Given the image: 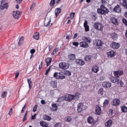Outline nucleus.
Segmentation results:
<instances>
[{
	"mask_svg": "<svg viewBox=\"0 0 127 127\" xmlns=\"http://www.w3.org/2000/svg\"><path fill=\"white\" fill-rule=\"evenodd\" d=\"M93 26L94 28L99 31H102L103 30V26L100 23H95Z\"/></svg>",
	"mask_w": 127,
	"mask_h": 127,
	"instance_id": "obj_1",
	"label": "nucleus"
},
{
	"mask_svg": "<svg viewBox=\"0 0 127 127\" xmlns=\"http://www.w3.org/2000/svg\"><path fill=\"white\" fill-rule=\"evenodd\" d=\"M103 42L100 40L98 39H96L94 42V44L96 45L97 47L100 49H101V47L102 46Z\"/></svg>",
	"mask_w": 127,
	"mask_h": 127,
	"instance_id": "obj_2",
	"label": "nucleus"
},
{
	"mask_svg": "<svg viewBox=\"0 0 127 127\" xmlns=\"http://www.w3.org/2000/svg\"><path fill=\"white\" fill-rule=\"evenodd\" d=\"M120 101L119 99L115 98L113 100L112 102H111V103L113 105L118 106L120 105Z\"/></svg>",
	"mask_w": 127,
	"mask_h": 127,
	"instance_id": "obj_3",
	"label": "nucleus"
},
{
	"mask_svg": "<svg viewBox=\"0 0 127 127\" xmlns=\"http://www.w3.org/2000/svg\"><path fill=\"white\" fill-rule=\"evenodd\" d=\"M51 17L50 16L47 18L46 17L45 19L44 22V26L47 27L50 25V23L51 21Z\"/></svg>",
	"mask_w": 127,
	"mask_h": 127,
	"instance_id": "obj_4",
	"label": "nucleus"
},
{
	"mask_svg": "<svg viewBox=\"0 0 127 127\" xmlns=\"http://www.w3.org/2000/svg\"><path fill=\"white\" fill-rule=\"evenodd\" d=\"M21 13L20 12L18 11H14L12 13V14L15 18L18 19Z\"/></svg>",
	"mask_w": 127,
	"mask_h": 127,
	"instance_id": "obj_5",
	"label": "nucleus"
},
{
	"mask_svg": "<svg viewBox=\"0 0 127 127\" xmlns=\"http://www.w3.org/2000/svg\"><path fill=\"white\" fill-rule=\"evenodd\" d=\"M100 8L101 9L102 14L105 15L109 11L103 5L100 6Z\"/></svg>",
	"mask_w": 127,
	"mask_h": 127,
	"instance_id": "obj_6",
	"label": "nucleus"
},
{
	"mask_svg": "<svg viewBox=\"0 0 127 127\" xmlns=\"http://www.w3.org/2000/svg\"><path fill=\"white\" fill-rule=\"evenodd\" d=\"M110 46L113 48L117 49L120 46V44L118 43L113 42L110 44Z\"/></svg>",
	"mask_w": 127,
	"mask_h": 127,
	"instance_id": "obj_7",
	"label": "nucleus"
},
{
	"mask_svg": "<svg viewBox=\"0 0 127 127\" xmlns=\"http://www.w3.org/2000/svg\"><path fill=\"white\" fill-rule=\"evenodd\" d=\"M74 98L73 95L67 94L65 95V98L66 101H71Z\"/></svg>",
	"mask_w": 127,
	"mask_h": 127,
	"instance_id": "obj_8",
	"label": "nucleus"
},
{
	"mask_svg": "<svg viewBox=\"0 0 127 127\" xmlns=\"http://www.w3.org/2000/svg\"><path fill=\"white\" fill-rule=\"evenodd\" d=\"M113 73L116 77H119V76H121L123 74V72L121 70H118L114 71Z\"/></svg>",
	"mask_w": 127,
	"mask_h": 127,
	"instance_id": "obj_9",
	"label": "nucleus"
},
{
	"mask_svg": "<svg viewBox=\"0 0 127 127\" xmlns=\"http://www.w3.org/2000/svg\"><path fill=\"white\" fill-rule=\"evenodd\" d=\"M84 104L82 103H79L77 105L78 112H80L82 111L83 109Z\"/></svg>",
	"mask_w": 127,
	"mask_h": 127,
	"instance_id": "obj_10",
	"label": "nucleus"
},
{
	"mask_svg": "<svg viewBox=\"0 0 127 127\" xmlns=\"http://www.w3.org/2000/svg\"><path fill=\"white\" fill-rule=\"evenodd\" d=\"M110 78L111 82L113 83L118 82L120 80L119 77H115L112 76Z\"/></svg>",
	"mask_w": 127,
	"mask_h": 127,
	"instance_id": "obj_11",
	"label": "nucleus"
},
{
	"mask_svg": "<svg viewBox=\"0 0 127 127\" xmlns=\"http://www.w3.org/2000/svg\"><path fill=\"white\" fill-rule=\"evenodd\" d=\"M59 65L60 68L65 70L68 68L69 64H59Z\"/></svg>",
	"mask_w": 127,
	"mask_h": 127,
	"instance_id": "obj_12",
	"label": "nucleus"
},
{
	"mask_svg": "<svg viewBox=\"0 0 127 127\" xmlns=\"http://www.w3.org/2000/svg\"><path fill=\"white\" fill-rule=\"evenodd\" d=\"M68 58L69 59L68 61V62L69 63V62L70 61H72L75 59L76 57L75 55L74 54H71L70 55H68Z\"/></svg>",
	"mask_w": 127,
	"mask_h": 127,
	"instance_id": "obj_13",
	"label": "nucleus"
},
{
	"mask_svg": "<svg viewBox=\"0 0 127 127\" xmlns=\"http://www.w3.org/2000/svg\"><path fill=\"white\" fill-rule=\"evenodd\" d=\"M121 6L118 5L115 6L114 9V11L117 13H120L121 11Z\"/></svg>",
	"mask_w": 127,
	"mask_h": 127,
	"instance_id": "obj_14",
	"label": "nucleus"
},
{
	"mask_svg": "<svg viewBox=\"0 0 127 127\" xmlns=\"http://www.w3.org/2000/svg\"><path fill=\"white\" fill-rule=\"evenodd\" d=\"M79 44L81 47L83 48H87L89 47L88 43L85 41H83L80 42Z\"/></svg>",
	"mask_w": 127,
	"mask_h": 127,
	"instance_id": "obj_15",
	"label": "nucleus"
},
{
	"mask_svg": "<svg viewBox=\"0 0 127 127\" xmlns=\"http://www.w3.org/2000/svg\"><path fill=\"white\" fill-rule=\"evenodd\" d=\"M107 55L108 57H112L115 56L116 53L114 51L112 50H110L108 52Z\"/></svg>",
	"mask_w": 127,
	"mask_h": 127,
	"instance_id": "obj_16",
	"label": "nucleus"
},
{
	"mask_svg": "<svg viewBox=\"0 0 127 127\" xmlns=\"http://www.w3.org/2000/svg\"><path fill=\"white\" fill-rule=\"evenodd\" d=\"M120 4L123 5L125 8L127 9V0H121Z\"/></svg>",
	"mask_w": 127,
	"mask_h": 127,
	"instance_id": "obj_17",
	"label": "nucleus"
},
{
	"mask_svg": "<svg viewBox=\"0 0 127 127\" xmlns=\"http://www.w3.org/2000/svg\"><path fill=\"white\" fill-rule=\"evenodd\" d=\"M8 7V3H5L2 4L1 3V4L0 5V9H3L5 8L7 9Z\"/></svg>",
	"mask_w": 127,
	"mask_h": 127,
	"instance_id": "obj_18",
	"label": "nucleus"
},
{
	"mask_svg": "<svg viewBox=\"0 0 127 127\" xmlns=\"http://www.w3.org/2000/svg\"><path fill=\"white\" fill-rule=\"evenodd\" d=\"M112 121L111 120H109L108 121L105 122V126L107 127H111L112 125Z\"/></svg>",
	"mask_w": 127,
	"mask_h": 127,
	"instance_id": "obj_19",
	"label": "nucleus"
},
{
	"mask_svg": "<svg viewBox=\"0 0 127 127\" xmlns=\"http://www.w3.org/2000/svg\"><path fill=\"white\" fill-rule=\"evenodd\" d=\"M103 86L105 88H109L111 86V84L107 82H104L102 84Z\"/></svg>",
	"mask_w": 127,
	"mask_h": 127,
	"instance_id": "obj_20",
	"label": "nucleus"
},
{
	"mask_svg": "<svg viewBox=\"0 0 127 127\" xmlns=\"http://www.w3.org/2000/svg\"><path fill=\"white\" fill-rule=\"evenodd\" d=\"M111 21H112V23L115 25H118V23L117 19L114 17H112L111 19Z\"/></svg>",
	"mask_w": 127,
	"mask_h": 127,
	"instance_id": "obj_21",
	"label": "nucleus"
},
{
	"mask_svg": "<svg viewBox=\"0 0 127 127\" xmlns=\"http://www.w3.org/2000/svg\"><path fill=\"white\" fill-rule=\"evenodd\" d=\"M96 113L98 115H100L101 112V111L100 107L99 106L96 107L95 109Z\"/></svg>",
	"mask_w": 127,
	"mask_h": 127,
	"instance_id": "obj_22",
	"label": "nucleus"
},
{
	"mask_svg": "<svg viewBox=\"0 0 127 127\" xmlns=\"http://www.w3.org/2000/svg\"><path fill=\"white\" fill-rule=\"evenodd\" d=\"M92 71L96 73L99 71L98 67L97 66L93 67L92 68Z\"/></svg>",
	"mask_w": 127,
	"mask_h": 127,
	"instance_id": "obj_23",
	"label": "nucleus"
},
{
	"mask_svg": "<svg viewBox=\"0 0 127 127\" xmlns=\"http://www.w3.org/2000/svg\"><path fill=\"white\" fill-rule=\"evenodd\" d=\"M81 95V94L79 92L76 93L74 95H73L74 97V98L77 100H78L80 97Z\"/></svg>",
	"mask_w": 127,
	"mask_h": 127,
	"instance_id": "obj_24",
	"label": "nucleus"
},
{
	"mask_svg": "<svg viewBox=\"0 0 127 127\" xmlns=\"http://www.w3.org/2000/svg\"><path fill=\"white\" fill-rule=\"evenodd\" d=\"M111 36L112 38L114 40H116L118 39V35L115 33H112L111 35Z\"/></svg>",
	"mask_w": 127,
	"mask_h": 127,
	"instance_id": "obj_25",
	"label": "nucleus"
},
{
	"mask_svg": "<svg viewBox=\"0 0 127 127\" xmlns=\"http://www.w3.org/2000/svg\"><path fill=\"white\" fill-rule=\"evenodd\" d=\"M61 11V10L60 8H58L55 9V13L56 17H57Z\"/></svg>",
	"mask_w": 127,
	"mask_h": 127,
	"instance_id": "obj_26",
	"label": "nucleus"
},
{
	"mask_svg": "<svg viewBox=\"0 0 127 127\" xmlns=\"http://www.w3.org/2000/svg\"><path fill=\"white\" fill-rule=\"evenodd\" d=\"M39 124L40 125L43 127H48L47 124L44 121H41L40 122Z\"/></svg>",
	"mask_w": 127,
	"mask_h": 127,
	"instance_id": "obj_27",
	"label": "nucleus"
},
{
	"mask_svg": "<svg viewBox=\"0 0 127 127\" xmlns=\"http://www.w3.org/2000/svg\"><path fill=\"white\" fill-rule=\"evenodd\" d=\"M94 120V118L91 116H89L88 118V122L89 124H91L92 123Z\"/></svg>",
	"mask_w": 127,
	"mask_h": 127,
	"instance_id": "obj_28",
	"label": "nucleus"
},
{
	"mask_svg": "<svg viewBox=\"0 0 127 127\" xmlns=\"http://www.w3.org/2000/svg\"><path fill=\"white\" fill-rule=\"evenodd\" d=\"M43 118L44 120L48 121H50L51 119V118L50 116L46 115L43 116Z\"/></svg>",
	"mask_w": 127,
	"mask_h": 127,
	"instance_id": "obj_29",
	"label": "nucleus"
},
{
	"mask_svg": "<svg viewBox=\"0 0 127 127\" xmlns=\"http://www.w3.org/2000/svg\"><path fill=\"white\" fill-rule=\"evenodd\" d=\"M51 86L53 88H55L57 86V82L54 81H52L51 82Z\"/></svg>",
	"mask_w": 127,
	"mask_h": 127,
	"instance_id": "obj_30",
	"label": "nucleus"
},
{
	"mask_svg": "<svg viewBox=\"0 0 127 127\" xmlns=\"http://www.w3.org/2000/svg\"><path fill=\"white\" fill-rule=\"evenodd\" d=\"M29 112V111L28 110L27 111L25 112L24 115L23 119V122H24L26 121L27 119V116Z\"/></svg>",
	"mask_w": 127,
	"mask_h": 127,
	"instance_id": "obj_31",
	"label": "nucleus"
},
{
	"mask_svg": "<svg viewBox=\"0 0 127 127\" xmlns=\"http://www.w3.org/2000/svg\"><path fill=\"white\" fill-rule=\"evenodd\" d=\"M121 110L123 112H127V107L125 106L124 105L121 107Z\"/></svg>",
	"mask_w": 127,
	"mask_h": 127,
	"instance_id": "obj_32",
	"label": "nucleus"
},
{
	"mask_svg": "<svg viewBox=\"0 0 127 127\" xmlns=\"http://www.w3.org/2000/svg\"><path fill=\"white\" fill-rule=\"evenodd\" d=\"M27 82L29 85V88L30 89L32 88V84L31 79H28Z\"/></svg>",
	"mask_w": 127,
	"mask_h": 127,
	"instance_id": "obj_33",
	"label": "nucleus"
},
{
	"mask_svg": "<svg viewBox=\"0 0 127 127\" xmlns=\"http://www.w3.org/2000/svg\"><path fill=\"white\" fill-rule=\"evenodd\" d=\"M76 64H85L84 62L80 59H76Z\"/></svg>",
	"mask_w": 127,
	"mask_h": 127,
	"instance_id": "obj_34",
	"label": "nucleus"
},
{
	"mask_svg": "<svg viewBox=\"0 0 127 127\" xmlns=\"http://www.w3.org/2000/svg\"><path fill=\"white\" fill-rule=\"evenodd\" d=\"M72 34V32L71 31H68L67 33L66 34V38L67 39H69V37L71 36Z\"/></svg>",
	"mask_w": 127,
	"mask_h": 127,
	"instance_id": "obj_35",
	"label": "nucleus"
},
{
	"mask_svg": "<svg viewBox=\"0 0 127 127\" xmlns=\"http://www.w3.org/2000/svg\"><path fill=\"white\" fill-rule=\"evenodd\" d=\"M92 58V56L90 55H87L85 58V60L88 61L90 60Z\"/></svg>",
	"mask_w": 127,
	"mask_h": 127,
	"instance_id": "obj_36",
	"label": "nucleus"
},
{
	"mask_svg": "<svg viewBox=\"0 0 127 127\" xmlns=\"http://www.w3.org/2000/svg\"><path fill=\"white\" fill-rule=\"evenodd\" d=\"M62 73L61 72H60L58 73L57 72H55L54 74V76L55 77H56L57 78V77L58 76H61V75H62Z\"/></svg>",
	"mask_w": 127,
	"mask_h": 127,
	"instance_id": "obj_37",
	"label": "nucleus"
},
{
	"mask_svg": "<svg viewBox=\"0 0 127 127\" xmlns=\"http://www.w3.org/2000/svg\"><path fill=\"white\" fill-rule=\"evenodd\" d=\"M103 92V89L102 88H100L99 89L98 92V94H100L102 95Z\"/></svg>",
	"mask_w": 127,
	"mask_h": 127,
	"instance_id": "obj_38",
	"label": "nucleus"
},
{
	"mask_svg": "<svg viewBox=\"0 0 127 127\" xmlns=\"http://www.w3.org/2000/svg\"><path fill=\"white\" fill-rule=\"evenodd\" d=\"M52 60L51 58H47L46 60V64H50Z\"/></svg>",
	"mask_w": 127,
	"mask_h": 127,
	"instance_id": "obj_39",
	"label": "nucleus"
},
{
	"mask_svg": "<svg viewBox=\"0 0 127 127\" xmlns=\"http://www.w3.org/2000/svg\"><path fill=\"white\" fill-rule=\"evenodd\" d=\"M108 101L107 99L105 100L103 103V106H106L108 105Z\"/></svg>",
	"mask_w": 127,
	"mask_h": 127,
	"instance_id": "obj_40",
	"label": "nucleus"
},
{
	"mask_svg": "<svg viewBox=\"0 0 127 127\" xmlns=\"http://www.w3.org/2000/svg\"><path fill=\"white\" fill-rule=\"evenodd\" d=\"M39 38V33H37V34H35L33 35V38L36 40H38Z\"/></svg>",
	"mask_w": 127,
	"mask_h": 127,
	"instance_id": "obj_41",
	"label": "nucleus"
},
{
	"mask_svg": "<svg viewBox=\"0 0 127 127\" xmlns=\"http://www.w3.org/2000/svg\"><path fill=\"white\" fill-rule=\"evenodd\" d=\"M7 92L5 91L3 92L1 94V97L2 98H4L5 97L6 95V94Z\"/></svg>",
	"mask_w": 127,
	"mask_h": 127,
	"instance_id": "obj_42",
	"label": "nucleus"
},
{
	"mask_svg": "<svg viewBox=\"0 0 127 127\" xmlns=\"http://www.w3.org/2000/svg\"><path fill=\"white\" fill-rule=\"evenodd\" d=\"M65 77L64 75H61L60 76H58L57 77V79H63L65 78Z\"/></svg>",
	"mask_w": 127,
	"mask_h": 127,
	"instance_id": "obj_43",
	"label": "nucleus"
},
{
	"mask_svg": "<svg viewBox=\"0 0 127 127\" xmlns=\"http://www.w3.org/2000/svg\"><path fill=\"white\" fill-rule=\"evenodd\" d=\"M52 106L55 108V110L56 111L58 109V107L56 105V104L55 103H53L52 105Z\"/></svg>",
	"mask_w": 127,
	"mask_h": 127,
	"instance_id": "obj_44",
	"label": "nucleus"
},
{
	"mask_svg": "<svg viewBox=\"0 0 127 127\" xmlns=\"http://www.w3.org/2000/svg\"><path fill=\"white\" fill-rule=\"evenodd\" d=\"M62 125L61 123H58L55 124V127H62Z\"/></svg>",
	"mask_w": 127,
	"mask_h": 127,
	"instance_id": "obj_45",
	"label": "nucleus"
},
{
	"mask_svg": "<svg viewBox=\"0 0 127 127\" xmlns=\"http://www.w3.org/2000/svg\"><path fill=\"white\" fill-rule=\"evenodd\" d=\"M71 120V117L70 116H67L66 118V121L68 122H70Z\"/></svg>",
	"mask_w": 127,
	"mask_h": 127,
	"instance_id": "obj_46",
	"label": "nucleus"
},
{
	"mask_svg": "<svg viewBox=\"0 0 127 127\" xmlns=\"http://www.w3.org/2000/svg\"><path fill=\"white\" fill-rule=\"evenodd\" d=\"M65 74L68 76H70L71 75V72L69 71H65Z\"/></svg>",
	"mask_w": 127,
	"mask_h": 127,
	"instance_id": "obj_47",
	"label": "nucleus"
},
{
	"mask_svg": "<svg viewBox=\"0 0 127 127\" xmlns=\"http://www.w3.org/2000/svg\"><path fill=\"white\" fill-rule=\"evenodd\" d=\"M92 18L94 21H95L97 19V17L96 15V14H93L92 16Z\"/></svg>",
	"mask_w": 127,
	"mask_h": 127,
	"instance_id": "obj_48",
	"label": "nucleus"
},
{
	"mask_svg": "<svg viewBox=\"0 0 127 127\" xmlns=\"http://www.w3.org/2000/svg\"><path fill=\"white\" fill-rule=\"evenodd\" d=\"M75 14L74 12H72L70 14V17L71 19H73L74 17Z\"/></svg>",
	"mask_w": 127,
	"mask_h": 127,
	"instance_id": "obj_49",
	"label": "nucleus"
},
{
	"mask_svg": "<svg viewBox=\"0 0 127 127\" xmlns=\"http://www.w3.org/2000/svg\"><path fill=\"white\" fill-rule=\"evenodd\" d=\"M58 48H56L54 49L53 52L51 53V54L52 55H54L58 50Z\"/></svg>",
	"mask_w": 127,
	"mask_h": 127,
	"instance_id": "obj_50",
	"label": "nucleus"
},
{
	"mask_svg": "<svg viewBox=\"0 0 127 127\" xmlns=\"http://www.w3.org/2000/svg\"><path fill=\"white\" fill-rule=\"evenodd\" d=\"M55 0H51L50 3V5L51 6H53L54 5L55 3Z\"/></svg>",
	"mask_w": 127,
	"mask_h": 127,
	"instance_id": "obj_51",
	"label": "nucleus"
},
{
	"mask_svg": "<svg viewBox=\"0 0 127 127\" xmlns=\"http://www.w3.org/2000/svg\"><path fill=\"white\" fill-rule=\"evenodd\" d=\"M123 23L127 26V20L125 18H123L122 20Z\"/></svg>",
	"mask_w": 127,
	"mask_h": 127,
	"instance_id": "obj_52",
	"label": "nucleus"
},
{
	"mask_svg": "<svg viewBox=\"0 0 127 127\" xmlns=\"http://www.w3.org/2000/svg\"><path fill=\"white\" fill-rule=\"evenodd\" d=\"M86 41L87 42L90 43L92 41V40L90 38L88 37H87Z\"/></svg>",
	"mask_w": 127,
	"mask_h": 127,
	"instance_id": "obj_53",
	"label": "nucleus"
},
{
	"mask_svg": "<svg viewBox=\"0 0 127 127\" xmlns=\"http://www.w3.org/2000/svg\"><path fill=\"white\" fill-rule=\"evenodd\" d=\"M19 74V71H17L15 73V78H16L18 77Z\"/></svg>",
	"mask_w": 127,
	"mask_h": 127,
	"instance_id": "obj_54",
	"label": "nucleus"
},
{
	"mask_svg": "<svg viewBox=\"0 0 127 127\" xmlns=\"http://www.w3.org/2000/svg\"><path fill=\"white\" fill-rule=\"evenodd\" d=\"M35 3H33L30 9L31 10H32L33 9V8L35 6Z\"/></svg>",
	"mask_w": 127,
	"mask_h": 127,
	"instance_id": "obj_55",
	"label": "nucleus"
},
{
	"mask_svg": "<svg viewBox=\"0 0 127 127\" xmlns=\"http://www.w3.org/2000/svg\"><path fill=\"white\" fill-rule=\"evenodd\" d=\"M51 66H50L48 68V69H47L46 70V72L45 73V74L46 75H47L49 71H50V68H51Z\"/></svg>",
	"mask_w": 127,
	"mask_h": 127,
	"instance_id": "obj_56",
	"label": "nucleus"
},
{
	"mask_svg": "<svg viewBox=\"0 0 127 127\" xmlns=\"http://www.w3.org/2000/svg\"><path fill=\"white\" fill-rule=\"evenodd\" d=\"M85 31L86 32L88 31L89 30V27L88 26L84 27Z\"/></svg>",
	"mask_w": 127,
	"mask_h": 127,
	"instance_id": "obj_57",
	"label": "nucleus"
},
{
	"mask_svg": "<svg viewBox=\"0 0 127 127\" xmlns=\"http://www.w3.org/2000/svg\"><path fill=\"white\" fill-rule=\"evenodd\" d=\"M97 12L98 13H99L101 14H102V12L101 9L98 8L97 9Z\"/></svg>",
	"mask_w": 127,
	"mask_h": 127,
	"instance_id": "obj_58",
	"label": "nucleus"
},
{
	"mask_svg": "<svg viewBox=\"0 0 127 127\" xmlns=\"http://www.w3.org/2000/svg\"><path fill=\"white\" fill-rule=\"evenodd\" d=\"M37 105H35L34 106L33 110V112H35L36 111V110L37 108Z\"/></svg>",
	"mask_w": 127,
	"mask_h": 127,
	"instance_id": "obj_59",
	"label": "nucleus"
},
{
	"mask_svg": "<svg viewBox=\"0 0 127 127\" xmlns=\"http://www.w3.org/2000/svg\"><path fill=\"white\" fill-rule=\"evenodd\" d=\"M12 113V108H11L8 112V114L11 115Z\"/></svg>",
	"mask_w": 127,
	"mask_h": 127,
	"instance_id": "obj_60",
	"label": "nucleus"
},
{
	"mask_svg": "<svg viewBox=\"0 0 127 127\" xmlns=\"http://www.w3.org/2000/svg\"><path fill=\"white\" fill-rule=\"evenodd\" d=\"M79 44V43L77 42H74L73 43V45L76 46H77Z\"/></svg>",
	"mask_w": 127,
	"mask_h": 127,
	"instance_id": "obj_61",
	"label": "nucleus"
},
{
	"mask_svg": "<svg viewBox=\"0 0 127 127\" xmlns=\"http://www.w3.org/2000/svg\"><path fill=\"white\" fill-rule=\"evenodd\" d=\"M62 97H60L57 100V102H60L62 101L63 100L62 99Z\"/></svg>",
	"mask_w": 127,
	"mask_h": 127,
	"instance_id": "obj_62",
	"label": "nucleus"
},
{
	"mask_svg": "<svg viewBox=\"0 0 127 127\" xmlns=\"http://www.w3.org/2000/svg\"><path fill=\"white\" fill-rule=\"evenodd\" d=\"M84 27L85 26H88V22L87 21L85 20V22L84 24Z\"/></svg>",
	"mask_w": 127,
	"mask_h": 127,
	"instance_id": "obj_63",
	"label": "nucleus"
},
{
	"mask_svg": "<svg viewBox=\"0 0 127 127\" xmlns=\"http://www.w3.org/2000/svg\"><path fill=\"white\" fill-rule=\"evenodd\" d=\"M35 52V50L34 49H32L30 50V52L31 54H33Z\"/></svg>",
	"mask_w": 127,
	"mask_h": 127,
	"instance_id": "obj_64",
	"label": "nucleus"
}]
</instances>
